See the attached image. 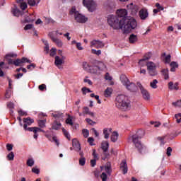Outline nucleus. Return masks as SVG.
Here are the masks:
<instances>
[{
	"label": "nucleus",
	"instance_id": "f257e3e1",
	"mask_svg": "<svg viewBox=\"0 0 181 181\" xmlns=\"http://www.w3.org/2000/svg\"><path fill=\"white\" fill-rule=\"evenodd\" d=\"M107 23L112 29H122L124 33H129L132 29L136 28V20L134 18H125L123 21L117 16L110 15L107 16Z\"/></svg>",
	"mask_w": 181,
	"mask_h": 181
},
{
	"label": "nucleus",
	"instance_id": "f03ea898",
	"mask_svg": "<svg viewBox=\"0 0 181 181\" xmlns=\"http://www.w3.org/2000/svg\"><path fill=\"white\" fill-rule=\"evenodd\" d=\"M129 100H128V97L124 95H119L116 98V107L119 110H122V111H127L129 108Z\"/></svg>",
	"mask_w": 181,
	"mask_h": 181
},
{
	"label": "nucleus",
	"instance_id": "7ed1b4c3",
	"mask_svg": "<svg viewBox=\"0 0 181 181\" xmlns=\"http://www.w3.org/2000/svg\"><path fill=\"white\" fill-rule=\"evenodd\" d=\"M142 136H139V132H138L136 134L132 136L130 139H132L134 145L136 146V149L140 153H142L146 149V147H145L142 142H141V139Z\"/></svg>",
	"mask_w": 181,
	"mask_h": 181
},
{
	"label": "nucleus",
	"instance_id": "20e7f679",
	"mask_svg": "<svg viewBox=\"0 0 181 181\" xmlns=\"http://www.w3.org/2000/svg\"><path fill=\"white\" fill-rule=\"evenodd\" d=\"M120 80L122 81V84L126 87L127 90L129 91H131L132 93H135L138 88L136 87V85L134 82L129 81V79L125 76L122 75L120 76Z\"/></svg>",
	"mask_w": 181,
	"mask_h": 181
},
{
	"label": "nucleus",
	"instance_id": "39448f33",
	"mask_svg": "<svg viewBox=\"0 0 181 181\" xmlns=\"http://www.w3.org/2000/svg\"><path fill=\"white\" fill-rule=\"evenodd\" d=\"M71 15H74L75 21H76L78 23H86L88 18L85 16H83L81 13H78V11H76V8L73 7L69 11Z\"/></svg>",
	"mask_w": 181,
	"mask_h": 181
},
{
	"label": "nucleus",
	"instance_id": "423d86ee",
	"mask_svg": "<svg viewBox=\"0 0 181 181\" xmlns=\"http://www.w3.org/2000/svg\"><path fill=\"white\" fill-rule=\"evenodd\" d=\"M98 70L99 71H104V70H107V66H105V64L101 62H98L97 64L90 69V72L95 74Z\"/></svg>",
	"mask_w": 181,
	"mask_h": 181
},
{
	"label": "nucleus",
	"instance_id": "0eeeda50",
	"mask_svg": "<svg viewBox=\"0 0 181 181\" xmlns=\"http://www.w3.org/2000/svg\"><path fill=\"white\" fill-rule=\"evenodd\" d=\"M83 4L89 12H94L95 11V4L93 0H83Z\"/></svg>",
	"mask_w": 181,
	"mask_h": 181
},
{
	"label": "nucleus",
	"instance_id": "6e6552de",
	"mask_svg": "<svg viewBox=\"0 0 181 181\" xmlns=\"http://www.w3.org/2000/svg\"><path fill=\"white\" fill-rule=\"evenodd\" d=\"M51 40L58 46V47H62L63 46V42L62 40L54 37V32H51L48 34Z\"/></svg>",
	"mask_w": 181,
	"mask_h": 181
},
{
	"label": "nucleus",
	"instance_id": "1a4fd4ad",
	"mask_svg": "<svg viewBox=\"0 0 181 181\" xmlns=\"http://www.w3.org/2000/svg\"><path fill=\"white\" fill-rule=\"evenodd\" d=\"M117 18H119L122 19V21H124L125 19H128V18H132V17H125L127 15H128V11H127V9H120L117 11Z\"/></svg>",
	"mask_w": 181,
	"mask_h": 181
},
{
	"label": "nucleus",
	"instance_id": "9d476101",
	"mask_svg": "<svg viewBox=\"0 0 181 181\" xmlns=\"http://www.w3.org/2000/svg\"><path fill=\"white\" fill-rule=\"evenodd\" d=\"M23 63H31V61L28 59V58L23 57L22 59H17L13 61V64L16 66H22Z\"/></svg>",
	"mask_w": 181,
	"mask_h": 181
},
{
	"label": "nucleus",
	"instance_id": "9b49d317",
	"mask_svg": "<svg viewBox=\"0 0 181 181\" xmlns=\"http://www.w3.org/2000/svg\"><path fill=\"white\" fill-rule=\"evenodd\" d=\"M139 87L141 90L142 96L144 100H146V101H148L151 99V95L149 94V92H148V90H146L141 84L139 85Z\"/></svg>",
	"mask_w": 181,
	"mask_h": 181
},
{
	"label": "nucleus",
	"instance_id": "f8f14e48",
	"mask_svg": "<svg viewBox=\"0 0 181 181\" xmlns=\"http://www.w3.org/2000/svg\"><path fill=\"white\" fill-rule=\"evenodd\" d=\"M24 124L23 128L25 131H28V126H30L35 122V120L33 119H30V117H26L23 119Z\"/></svg>",
	"mask_w": 181,
	"mask_h": 181
},
{
	"label": "nucleus",
	"instance_id": "ddd939ff",
	"mask_svg": "<svg viewBox=\"0 0 181 181\" xmlns=\"http://www.w3.org/2000/svg\"><path fill=\"white\" fill-rule=\"evenodd\" d=\"M120 169L122 171L123 175H127V173H128V164H127L125 160H123L120 163Z\"/></svg>",
	"mask_w": 181,
	"mask_h": 181
},
{
	"label": "nucleus",
	"instance_id": "4468645a",
	"mask_svg": "<svg viewBox=\"0 0 181 181\" xmlns=\"http://www.w3.org/2000/svg\"><path fill=\"white\" fill-rule=\"evenodd\" d=\"M72 146L74 148L76 152H80V151H81V146L80 145V142H78L77 139H72Z\"/></svg>",
	"mask_w": 181,
	"mask_h": 181
},
{
	"label": "nucleus",
	"instance_id": "2eb2a0df",
	"mask_svg": "<svg viewBox=\"0 0 181 181\" xmlns=\"http://www.w3.org/2000/svg\"><path fill=\"white\" fill-rule=\"evenodd\" d=\"M91 46H95L97 49H101V47H104V43L100 40H94L90 42Z\"/></svg>",
	"mask_w": 181,
	"mask_h": 181
},
{
	"label": "nucleus",
	"instance_id": "dca6fc26",
	"mask_svg": "<svg viewBox=\"0 0 181 181\" xmlns=\"http://www.w3.org/2000/svg\"><path fill=\"white\" fill-rule=\"evenodd\" d=\"M151 57H152V52L146 53L144 54V56L143 57V58L139 60V64L142 66V63H144V62H146V60H149V59H151Z\"/></svg>",
	"mask_w": 181,
	"mask_h": 181
},
{
	"label": "nucleus",
	"instance_id": "f3484780",
	"mask_svg": "<svg viewBox=\"0 0 181 181\" xmlns=\"http://www.w3.org/2000/svg\"><path fill=\"white\" fill-rule=\"evenodd\" d=\"M64 63V57H62V58H60L59 56L55 57V61L54 64L57 66V67H59V66H62Z\"/></svg>",
	"mask_w": 181,
	"mask_h": 181
},
{
	"label": "nucleus",
	"instance_id": "a211bd4d",
	"mask_svg": "<svg viewBox=\"0 0 181 181\" xmlns=\"http://www.w3.org/2000/svg\"><path fill=\"white\" fill-rule=\"evenodd\" d=\"M168 88L169 90H175L177 91V90H179V83L176 82L175 83H173V81L169 82Z\"/></svg>",
	"mask_w": 181,
	"mask_h": 181
},
{
	"label": "nucleus",
	"instance_id": "6ab92c4d",
	"mask_svg": "<svg viewBox=\"0 0 181 181\" xmlns=\"http://www.w3.org/2000/svg\"><path fill=\"white\" fill-rule=\"evenodd\" d=\"M127 9L132 12V15H135L138 12V8L132 3L127 5Z\"/></svg>",
	"mask_w": 181,
	"mask_h": 181
},
{
	"label": "nucleus",
	"instance_id": "aec40b11",
	"mask_svg": "<svg viewBox=\"0 0 181 181\" xmlns=\"http://www.w3.org/2000/svg\"><path fill=\"white\" fill-rule=\"evenodd\" d=\"M148 11L146 9H141L139 11V16L140 18L144 21V19L148 18Z\"/></svg>",
	"mask_w": 181,
	"mask_h": 181
},
{
	"label": "nucleus",
	"instance_id": "412c9836",
	"mask_svg": "<svg viewBox=\"0 0 181 181\" xmlns=\"http://www.w3.org/2000/svg\"><path fill=\"white\" fill-rule=\"evenodd\" d=\"M129 42L132 44L136 43V42H138V36L135 35L134 34L130 35Z\"/></svg>",
	"mask_w": 181,
	"mask_h": 181
},
{
	"label": "nucleus",
	"instance_id": "4be33fe9",
	"mask_svg": "<svg viewBox=\"0 0 181 181\" xmlns=\"http://www.w3.org/2000/svg\"><path fill=\"white\" fill-rule=\"evenodd\" d=\"M147 70H156V64L152 62H148L146 64Z\"/></svg>",
	"mask_w": 181,
	"mask_h": 181
},
{
	"label": "nucleus",
	"instance_id": "5701e85b",
	"mask_svg": "<svg viewBox=\"0 0 181 181\" xmlns=\"http://www.w3.org/2000/svg\"><path fill=\"white\" fill-rule=\"evenodd\" d=\"M118 132H113L112 135L110 136V139L112 141V142H117V141H118Z\"/></svg>",
	"mask_w": 181,
	"mask_h": 181
},
{
	"label": "nucleus",
	"instance_id": "b1692460",
	"mask_svg": "<svg viewBox=\"0 0 181 181\" xmlns=\"http://www.w3.org/2000/svg\"><path fill=\"white\" fill-rule=\"evenodd\" d=\"M28 131L29 132H33L34 133V135H33L34 139H37V136H39V134H37V130L35 129V128H33V127H28Z\"/></svg>",
	"mask_w": 181,
	"mask_h": 181
},
{
	"label": "nucleus",
	"instance_id": "393cba45",
	"mask_svg": "<svg viewBox=\"0 0 181 181\" xmlns=\"http://www.w3.org/2000/svg\"><path fill=\"white\" fill-rule=\"evenodd\" d=\"M108 148H110V144L108 141L102 142V149L103 152H107V151H108Z\"/></svg>",
	"mask_w": 181,
	"mask_h": 181
},
{
	"label": "nucleus",
	"instance_id": "a878e982",
	"mask_svg": "<svg viewBox=\"0 0 181 181\" xmlns=\"http://www.w3.org/2000/svg\"><path fill=\"white\" fill-rule=\"evenodd\" d=\"M161 73L163 76H164L165 80H168L169 78V69H163L161 70Z\"/></svg>",
	"mask_w": 181,
	"mask_h": 181
},
{
	"label": "nucleus",
	"instance_id": "bb28decb",
	"mask_svg": "<svg viewBox=\"0 0 181 181\" xmlns=\"http://www.w3.org/2000/svg\"><path fill=\"white\" fill-rule=\"evenodd\" d=\"M112 94V88H107V89L105 90V93H104L105 97H111Z\"/></svg>",
	"mask_w": 181,
	"mask_h": 181
},
{
	"label": "nucleus",
	"instance_id": "cd10ccee",
	"mask_svg": "<svg viewBox=\"0 0 181 181\" xmlns=\"http://www.w3.org/2000/svg\"><path fill=\"white\" fill-rule=\"evenodd\" d=\"M105 170L107 173V175H111V164L110 163H107V165L105 167Z\"/></svg>",
	"mask_w": 181,
	"mask_h": 181
},
{
	"label": "nucleus",
	"instance_id": "c85d7f7f",
	"mask_svg": "<svg viewBox=\"0 0 181 181\" xmlns=\"http://www.w3.org/2000/svg\"><path fill=\"white\" fill-rule=\"evenodd\" d=\"M39 2H40V0H28V4L30 6H35V5L39 4Z\"/></svg>",
	"mask_w": 181,
	"mask_h": 181
},
{
	"label": "nucleus",
	"instance_id": "c756f323",
	"mask_svg": "<svg viewBox=\"0 0 181 181\" xmlns=\"http://www.w3.org/2000/svg\"><path fill=\"white\" fill-rule=\"evenodd\" d=\"M158 80L154 79L153 80L152 82L150 83V87H151V88H154L156 89L158 88Z\"/></svg>",
	"mask_w": 181,
	"mask_h": 181
},
{
	"label": "nucleus",
	"instance_id": "7c9ffc66",
	"mask_svg": "<svg viewBox=\"0 0 181 181\" xmlns=\"http://www.w3.org/2000/svg\"><path fill=\"white\" fill-rule=\"evenodd\" d=\"M38 125L40 128H45L46 127V119L38 120Z\"/></svg>",
	"mask_w": 181,
	"mask_h": 181
},
{
	"label": "nucleus",
	"instance_id": "2f4dec72",
	"mask_svg": "<svg viewBox=\"0 0 181 181\" xmlns=\"http://www.w3.org/2000/svg\"><path fill=\"white\" fill-rule=\"evenodd\" d=\"M103 135L105 139H108L110 138V132H108L107 128L103 129Z\"/></svg>",
	"mask_w": 181,
	"mask_h": 181
},
{
	"label": "nucleus",
	"instance_id": "473e14b6",
	"mask_svg": "<svg viewBox=\"0 0 181 181\" xmlns=\"http://www.w3.org/2000/svg\"><path fill=\"white\" fill-rule=\"evenodd\" d=\"M13 14L14 16H19L21 15V10L18 9V8H15L13 9Z\"/></svg>",
	"mask_w": 181,
	"mask_h": 181
},
{
	"label": "nucleus",
	"instance_id": "72a5a7b5",
	"mask_svg": "<svg viewBox=\"0 0 181 181\" xmlns=\"http://www.w3.org/2000/svg\"><path fill=\"white\" fill-rule=\"evenodd\" d=\"M60 127H62V124L60 122H56L52 125V129H55V131H57V129H59Z\"/></svg>",
	"mask_w": 181,
	"mask_h": 181
},
{
	"label": "nucleus",
	"instance_id": "f704fd0d",
	"mask_svg": "<svg viewBox=\"0 0 181 181\" xmlns=\"http://www.w3.org/2000/svg\"><path fill=\"white\" fill-rule=\"evenodd\" d=\"M27 165L30 166V168H32L35 165V160L33 159L30 158L27 160Z\"/></svg>",
	"mask_w": 181,
	"mask_h": 181
},
{
	"label": "nucleus",
	"instance_id": "c9c22d12",
	"mask_svg": "<svg viewBox=\"0 0 181 181\" xmlns=\"http://www.w3.org/2000/svg\"><path fill=\"white\" fill-rule=\"evenodd\" d=\"M82 93L83 95H86L87 93H92L91 90L90 88H87L86 87L82 88Z\"/></svg>",
	"mask_w": 181,
	"mask_h": 181
},
{
	"label": "nucleus",
	"instance_id": "e433bc0d",
	"mask_svg": "<svg viewBox=\"0 0 181 181\" xmlns=\"http://www.w3.org/2000/svg\"><path fill=\"white\" fill-rule=\"evenodd\" d=\"M57 53V49L56 48H52L50 50L49 56H51V57H53L55 56Z\"/></svg>",
	"mask_w": 181,
	"mask_h": 181
},
{
	"label": "nucleus",
	"instance_id": "4c0bfd02",
	"mask_svg": "<svg viewBox=\"0 0 181 181\" xmlns=\"http://www.w3.org/2000/svg\"><path fill=\"white\" fill-rule=\"evenodd\" d=\"M62 132H63L64 136H66V139H67L69 141H70V134H69V132H67V130L63 129H62Z\"/></svg>",
	"mask_w": 181,
	"mask_h": 181
},
{
	"label": "nucleus",
	"instance_id": "58836bf2",
	"mask_svg": "<svg viewBox=\"0 0 181 181\" xmlns=\"http://www.w3.org/2000/svg\"><path fill=\"white\" fill-rule=\"evenodd\" d=\"M15 158V154H13V152H11L7 156V159L8 160H13V158Z\"/></svg>",
	"mask_w": 181,
	"mask_h": 181
},
{
	"label": "nucleus",
	"instance_id": "ea45409f",
	"mask_svg": "<svg viewBox=\"0 0 181 181\" xmlns=\"http://www.w3.org/2000/svg\"><path fill=\"white\" fill-rule=\"evenodd\" d=\"M35 20L33 18H30V17L28 16L25 18L24 23H32Z\"/></svg>",
	"mask_w": 181,
	"mask_h": 181
},
{
	"label": "nucleus",
	"instance_id": "a19ab883",
	"mask_svg": "<svg viewBox=\"0 0 181 181\" xmlns=\"http://www.w3.org/2000/svg\"><path fill=\"white\" fill-rule=\"evenodd\" d=\"M82 134H83L84 138H88V135H90V132H88V129H83Z\"/></svg>",
	"mask_w": 181,
	"mask_h": 181
},
{
	"label": "nucleus",
	"instance_id": "79ce46f5",
	"mask_svg": "<svg viewBox=\"0 0 181 181\" xmlns=\"http://www.w3.org/2000/svg\"><path fill=\"white\" fill-rule=\"evenodd\" d=\"M79 165L81 166H84L86 165V158L84 157L79 159Z\"/></svg>",
	"mask_w": 181,
	"mask_h": 181
},
{
	"label": "nucleus",
	"instance_id": "37998d69",
	"mask_svg": "<svg viewBox=\"0 0 181 181\" xmlns=\"http://www.w3.org/2000/svg\"><path fill=\"white\" fill-rule=\"evenodd\" d=\"M18 112L21 117H26L28 115V113L22 110H18Z\"/></svg>",
	"mask_w": 181,
	"mask_h": 181
},
{
	"label": "nucleus",
	"instance_id": "c03bdc74",
	"mask_svg": "<svg viewBox=\"0 0 181 181\" xmlns=\"http://www.w3.org/2000/svg\"><path fill=\"white\" fill-rule=\"evenodd\" d=\"M100 177L102 179V181H107V179H108V176L105 173H103L100 175Z\"/></svg>",
	"mask_w": 181,
	"mask_h": 181
},
{
	"label": "nucleus",
	"instance_id": "a18cd8bd",
	"mask_svg": "<svg viewBox=\"0 0 181 181\" xmlns=\"http://www.w3.org/2000/svg\"><path fill=\"white\" fill-rule=\"evenodd\" d=\"M23 76V73H18L17 74H14L13 75V77L16 78V80H19V78H21Z\"/></svg>",
	"mask_w": 181,
	"mask_h": 181
},
{
	"label": "nucleus",
	"instance_id": "49530a36",
	"mask_svg": "<svg viewBox=\"0 0 181 181\" xmlns=\"http://www.w3.org/2000/svg\"><path fill=\"white\" fill-rule=\"evenodd\" d=\"M148 74H150V76H156L157 73H156V69H151V70H148Z\"/></svg>",
	"mask_w": 181,
	"mask_h": 181
},
{
	"label": "nucleus",
	"instance_id": "de8ad7c7",
	"mask_svg": "<svg viewBox=\"0 0 181 181\" xmlns=\"http://www.w3.org/2000/svg\"><path fill=\"white\" fill-rule=\"evenodd\" d=\"M91 52L93 54H96L97 56H100V54H101V50H100V49L99 50H95V49H93L91 50Z\"/></svg>",
	"mask_w": 181,
	"mask_h": 181
},
{
	"label": "nucleus",
	"instance_id": "09e8293b",
	"mask_svg": "<svg viewBox=\"0 0 181 181\" xmlns=\"http://www.w3.org/2000/svg\"><path fill=\"white\" fill-rule=\"evenodd\" d=\"M105 79L108 80L109 81H111V80H112V77L110 76V73L107 72L105 75Z\"/></svg>",
	"mask_w": 181,
	"mask_h": 181
},
{
	"label": "nucleus",
	"instance_id": "8fccbe9b",
	"mask_svg": "<svg viewBox=\"0 0 181 181\" xmlns=\"http://www.w3.org/2000/svg\"><path fill=\"white\" fill-rule=\"evenodd\" d=\"M88 144L90 145V146H94V138H93V137H89L88 139Z\"/></svg>",
	"mask_w": 181,
	"mask_h": 181
},
{
	"label": "nucleus",
	"instance_id": "3c124183",
	"mask_svg": "<svg viewBox=\"0 0 181 181\" xmlns=\"http://www.w3.org/2000/svg\"><path fill=\"white\" fill-rule=\"evenodd\" d=\"M83 68L84 69V70H89L90 66L88 65V64L87 62H83ZM90 70H91V69H90Z\"/></svg>",
	"mask_w": 181,
	"mask_h": 181
},
{
	"label": "nucleus",
	"instance_id": "603ef678",
	"mask_svg": "<svg viewBox=\"0 0 181 181\" xmlns=\"http://www.w3.org/2000/svg\"><path fill=\"white\" fill-rule=\"evenodd\" d=\"M175 117L176 119H177V124H180V122H181V115H180V114L175 115Z\"/></svg>",
	"mask_w": 181,
	"mask_h": 181
},
{
	"label": "nucleus",
	"instance_id": "864d4df0",
	"mask_svg": "<svg viewBox=\"0 0 181 181\" xmlns=\"http://www.w3.org/2000/svg\"><path fill=\"white\" fill-rule=\"evenodd\" d=\"M32 28H33V24H28L24 27V30H29L32 29Z\"/></svg>",
	"mask_w": 181,
	"mask_h": 181
},
{
	"label": "nucleus",
	"instance_id": "5fc2aeb1",
	"mask_svg": "<svg viewBox=\"0 0 181 181\" xmlns=\"http://www.w3.org/2000/svg\"><path fill=\"white\" fill-rule=\"evenodd\" d=\"M170 67H175L176 69L179 67V65L177 64V63H176V62H172L170 64Z\"/></svg>",
	"mask_w": 181,
	"mask_h": 181
},
{
	"label": "nucleus",
	"instance_id": "6e6d98bb",
	"mask_svg": "<svg viewBox=\"0 0 181 181\" xmlns=\"http://www.w3.org/2000/svg\"><path fill=\"white\" fill-rule=\"evenodd\" d=\"M92 155L94 159H95L96 160H98V154L95 153V149H93Z\"/></svg>",
	"mask_w": 181,
	"mask_h": 181
},
{
	"label": "nucleus",
	"instance_id": "4d7b16f0",
	"mask_svg": "<svg viewBox=\"0 0 181 181\" xmlns=\"http://www.w3.org/2000/svg\"><path fill=\"white\" fill-rule=\"evenodd\" d=\"M95 165H97V160L96 159L90 160V166L92 168H94V166H95Z\"/></svg>",
	"mask_w": 181,
	"mask_h": 181
},
{
	"label": "nucleus",
	"instance_id": "13d9d810",
	"mask_svg": "<svg viewBox=\"0 0 181 181\" xmlns=\"http://www.w3.org/2000/svg\"><path fill=\"white\" fill-rule=\"evenodd\" d=\"M156 6L158 11H163L164 8L161 6V5L159 3L156 4Z\"/></svg>",
	"mask_w": 181,
	"mask_h": 181
},
{
	"label": "nucleus",
	"instance_id": "bf43d9fd",
	"mask_svg": "<svg viewBox=\"0 0 181 181\" xmlns=\"http://www.w3.org/2000/svg\"><path fill=\"white\" fill-rule=\"evenodd\" d=\"M20 6L23 11H25L28 8V4L26 3H21Z\"/></svg>",
	"mask_w": 181,
	"mask_h": 181
},
{
	"label": "nucleus",
	"instance_id": "052dcab7",
	"mask_svg": "<svg viewBox=\"0 0 181 181\" xmlns=\"http://www.w3.org/2000/svg\"><path fill=\"white\" fill-rule=\"evenodd\" d=\"M40 91H44L46 89V86L45 84H41L38 86Z\"/></svg>",
	"mask_w": 181,
	"mask_h": 181
},
{
	"label": "nucleus",
	"instance_id": "680f3d73",
	"mask_svg": "<svg viewBox=\"0 0 181 181\" xmlns=\"http://www.w3.org/2000/svg\"><path fill=\"white\" fill-rule=\"evenodd\" d=\"M170 57H171L170 54L167 55L165 58V63H168V64L170 63Z\"/></svg>",
	"mask_w": 181,
	"mask_h": 181
},
{
	"label": "nucleus",
	"instance_id": "e2e57ef3",
	"mask_svg": "<svg viewBox=\"0 0 181 181\" xmlns=\"http://www.w3.org/2000/svg\"><path fill=\"white\" fill-rule=\"evenodd\" d=\"M166 153H167L168 156H170L172 155V148L171 147L167 148Z\"/></svg>",
	"mask_w": 181,
	"mask_h": 181
},
{
	"label": "nucleus",
	"instance_id": "0e129e2a",
	"mask_svg": "<svg viewBox=\"0 0 181 181\" xmlns=\"http://www.w3.org/2000/svg\"><path fill=\"white\" fill-rule=\"evenodd\" d=\"M91 131H92V133L94 134L95 136H96V137L99 136L100 134L98 133V132H97V131L95 130V128H92V129H91Z\"/></svg>",
	"mask_w": 181,
	"mask_h": 181
},
{
	"label": "nucleus",
	"instance_id": "69168bd1",
	"mask_svg": "<svg viewBox=\"0 0 181 181\" xmlns=\"http://www.w3.org/2000/svg\"><path fill=\"white\" fill-rule=\"evenodd\" d=\"M83 114H90V108H88V107H84Z\"/></svg>",
	"mask_w": 181,
	"mask_h": 181
},
{
	"label": "nucleus",
	"instance_id": "338daca9",
	"mask_svg": "<svg viewBox=\"0 0 181 181\" xmlns=\"http://www.w3.org/2000/svg\"><path fill=\"white\" fill-rule=\"evenodd\" d=\"M86 122H88V124L90 125H94V124H95V122L92 121L90 118L86 119Z\"/></svg>",
	"mask_w": 181,
	"mask_h": 181
},
{
	"label": "nucleus",
	"instance_id": "774afa93",
	"mask_svg": "<svg viewBox=\"0 0 181 181\" xmlns=\"http://www.w3.org/2000/svg\"><path fill=\"white\" fill-rule=\"evenodd\" d=\"M66 124H69V125H73V119L71 118H68L66 120Z\"/></svg>",
	"mask_w": 181,
	"mask_h": 181
}]
</instances>
